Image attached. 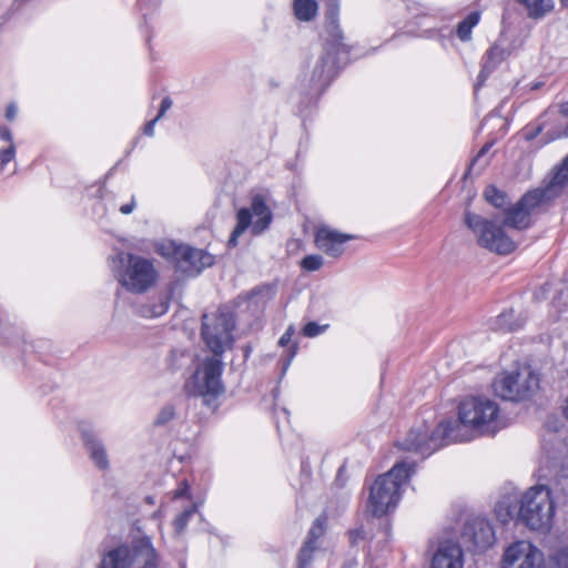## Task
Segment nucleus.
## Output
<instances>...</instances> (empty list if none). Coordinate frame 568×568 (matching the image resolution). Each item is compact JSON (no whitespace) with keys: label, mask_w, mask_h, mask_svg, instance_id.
Here are the masks:
<instances>
[{"label":"nucleus","mask_w":568,"mask_h":568,"mask_svg":"<svg viewBox=\"0 0 568 568\" xmlns=\"http://www.w3.org/2000/svg\"><path fill=\"white\" fill-rule=\"evenodd\" d=\"M499 428L497 403L486 397H468L459 404L457 419H445L432 432L426 424L413 427L397 446L425 458L449 443L470 440L473 432L494 435Z\"/></svg>","instance_id":"obj_1"},{"label":"nucleus","mask_w":568,"mask_h":568,"mask_svg":"<svg viewBox=\"0 0 568 568\" xmlns=\"http://www.w3.org/2000/svg\"><path fill=\"white\" fill-rule=\"evenodd\" d=\"M415 473V463L397 462L387 473L378 476L369 488L367 508L377 517L393 510L400 499V488Z\"/></svg>","instance_id":"obj_2"},{"label":"nucleus","mask_w":568,"mask_h":568,"mask_svg":"<svg viewBox=\"0 0 568 568\" xmlns=\"http://www.w3.org/2000/svg\"><path fill=\"white\" fill-rule=\"evenodd\" d=\"M159 555L149 537L121 544L109 550L99 568H158Z\"/></svg>","instance_id":"obj_3"},{"label":"nucleus","mask_w":568,"mask_h":568,"mask_svg":"<svg viewBox=\"0 0 568 568\" xmlns=\"http://www.w3.org/2000/svg\"><path fill=\"white\" fill-rule=\"evenodd\" d=\"M555 514V503L548 487L529 488L520 498L516 520L530 530H546Z\"/></svg>","instance_id":"obj_4"},{"label":"nucleus","mask_w":568,"mask_h":568,"mask_svg":"<svg viewBox=\"0 0 568 568\" xmlns=\"http://www.w3.org/2000/svg\"><path fill=\"white\" fill-rule=\"evenodd\" d=\"M467 227L474 233L476 243L498 255H508L516 248V243L504 230L499 219H486L479 214L467 211L464 216Z\"/></svg>","instance_id":"obj_5"},{"label":"nucleus","mask_w":568,"mask_h":568,"mask_svg":"<svg viewBox=\"0 0 568 568\" xmlns=\"http://www.w3.org/2000/svg\"><path fill=\"white\" fill-rule=\"evenodd\" d=\"M119 283L130 293L143 294L152 288L159 278L153 261L128 254L115 271Z\"/></svg>","instance_id":"obj_6"},{"label":"nucleus","mask_w":568,"mask_h":568,"mask_svg":"<svg viewBox=\"0 0 568 568\" xmlns=\"http://www.w3.org/2000/svg\"><path fill=\"white\" fill-rule=\"evenodd\" d=\"M222 362L216 357L206 358L186 381L184 388L190 396L203 397L206 404L224 392L221 381Z\"/></svg>","instance_id":"obj_7"},{"label":"nucleus","mask_w":568,"mask_h":568,"mask_svg":"<svg viewBox=\"0 0 568 568\" xmlns=\"http://www.w3.org/2000/svg\"><path fill=\"white\" fill-rule=\"evenodd\" d=\"M539 387V378L528 367L499 374L494 382L497 396L508 400H520L532 396Z\"/></svg>","instance_id":"obj_8"},{"label":"nucleus","mask_w":568,"mask_h":568,"mask_svg":"<svg viewBox=\"0 0 568 568\" xmlns=\"http://www.w3.org/2000/svg\"><path fill=\"white\" fill-rule=\"evenodd\" d=\"M234 317L232 313L219 310L214 314L202 316L201 335L210 351L220 356L225 347L233 343L232 331L234 329Z\"/></svg>","instance_id":"obj_9"},{"label":"nucleus","mask_w":568,"mask_h":568,"mask_svg":"<svg viewBox=\"0 0 568 568\" xmlns=\"http://www.w3.org/2000/svg\"><path fill=\"white\" fill-rule=\"evenodd\" d=\"M272 221V213L264 199L256 195L252 200L251 209L243 207L236 214V225L230 236L229 246H236L239 237L251 226L252 233L257 235L265 231Z\"/></svg>","instance_id":"obj_10"},{"label":"nucleus","mask_w":568,"mask_h":568,"mask_svg":"<svg viewBox=\"0 0 568 568\" xmlns=\"http://www.w3.org/2000/svg\"><path fill=\"white\" fill-rule=\"evenodd\" d=\"M544 194L538 190L528 191L516 204L507 206L503 224L523 231L531 225V215L544 212L548 206Z\"/></svg>","instance_id":"obj_11"},{"label":"nucleus","mask_w":568,"mask_h":568,"mask_svg":"<svg viewBox=\"0 0 568 568\" xmlns=\"http://www.w3.org/2000/svg\"><path fill=\"white\" fill-rule=\"evenodd\" d=\"M158 252L163 256L173 258L176 268L190 276L199 274L214 262L213 256L203 250L175 245L174 243L162 244Z\"/></svg>","instance_id":"obj_12"},{"label":"nucleus","mask_w":568,"mask_h":568,"mask_svg":"<svg viewBox=\"0 0 568 568\" xmlns=\"http://www.w3.org/2000/svg\"><path fill=\"white\" fill-rule=\"evenodd\" d=\"M500 568H547L542 550L529 540H516L505 547Z\"/></svg>","instance_id":"obj_13"},{"label":"nucleus","mask_w":568,"mask_h":568,"mask_svg":"<svg viewBox=\"0 0 568 568\" xmlns=\"http://www.w3.org/2000/svg\"><path fill=\"white\" fill-rule=\"evenodd\" d=\"M336 73V60L331 49H326V53L320 58L314 65L310 75L305 74L302 79L301 87L310 97H318L331 83Z\"/></svg>","instance_id":"obj_14"},{"label":"nucleus","mask_w":568,"mask_h":568,"mask_svg":"<svg viewBox=\"0 0 568 568\" xmlns=\"http://www.w3.org/2000/svg\"><path fill=\"white\" fill-rule=\"evenodd\" d=\"M463 540L474 549L485 550L494 545L496 540L495 530L490 523L481 517L467 521L463 531Z\"/></svg>","instance_id":"obj_15"},{"label":"nucleus","mask_w":568,"mask_h":568,"mask_svg":"<svg viewBox=\"0 0 568 568\" xmlns=\"http://www.w3.org/2000/svg\"><path fill=\"white\" fill-rule=\"evenodd\" d=\"M353 239V235L341 233L328 226H321L315 233L316 246L332 257H339L344 253V244Z\"/></svg>","instance_id":"obj_16"},{"label":"nucleus","mask_w":568,"mask_h":568,"mask_svg":"<svg viewBox=\"0 0 568 568\" xmlns=\"http://www.w3.org/2000/svg\"><path fill=\"white\" fill-rule=\"evenodd\" d=\"M464 555L460 546L453 542L440 545L433 556L430 568H463Z\"/></svg>","instance_id":"obj_17"},{"label":"nucleus","mask_w":568,"mask_h":568,"mask_svg":"<svg viewBox=\"0 0 568 568\" xmlns=\"http://www.w3.org/2000/svg\"><path fill=\"white\" fill-rule=\"evenodd\" d=\"M343 39L344 36L338 24V6L335 4L325 14V41L331 45L332 50L347 52V47Z\"/></svg>","instance_id":"obj_18"},{"label":"nucleus","mask_w":568,"mask_h":568,"mask_svg":"<svg viewBox=\"0 0 568 568\" xmlns=\"http://www.w3.org/2000/svg\"><path fill=\"white\" fill-rule=\"evenodd\" d=\"M526 323V316L523 312H517L514 308L501 312L490 322V327L497 332H515L520 329Z\"/></svg>","instance_id":"obj_19"},{"label":"nucleus","mask_w":568,"mask_h":568,"mask_svg":"<svg viewBox=\"0 0 568 568\" xmlns=\"http://www.w3.org/2000/svg\"><path fill=\"white\" fill-rule=\"evenodd\" d=\"M568 184V155L562 161L561 165L557 169L554 178L546 187L537 189L538 192L544 194L545 200L550 203L560 195L564 186Z\"/></svg>","instance_id":"obj_20"},{"label":"nucleus","mask_w":568,"mask_h":568,"mask_svg":"<svg viewBox=\"0 0 568 568\" xmlns=\"http://www.w3.org/2000/svg\"><path fill=\"white\" fill-rule=\"evenodd\" d=\"M84 445L90 454V458L100 469H108L109 460L104 446L90 430L82 433Z\"/></svg>","instance_id":"obj_21"},{"label":"nucleus","mask_w":568,"mask_h":568,"mask_svg":"<svg viewBox=\"0 0 568 568\" xmlns=\"http://www.w3.org/2000/svg\"><path fill=\"white\" fill-rule=\"evenodd\" d=\"M525 7L527 16L534 20H540L549 14L554 8V0H516Z\"/></svg>","instance_id":"obj_22"},{"label":"nucleus","mask_w":568,"mask_h":568,"mask_svg":"<svg viewBox=\"0 0 568 568\" xmlns=\"http://www.w3.org/2000/svg\"><path fill=\"white\" fill-rule=\"evenodd\" d=\"M294 14L300 21H312L318 12V3L316 0H294Z\"/></svg>","instance_id":"obj_23"},{"label":"nucleus","mask_w":568,"mask_h":568,"mask_svg":"<svg viewBox=\"0 0 568 568\" xmlns=\"http://www.w3.org/2000/svg\"><path fill=\"white\" fill-rule=\"evenodd\" d=\"M170 298L159 296L158 301L140 306L139 313L146 318H154L164 315L169 310Z\"/></svg>","instance_id":"obj_24"},{"label":"nucleus","mask_w":568,"mask_h":568,"mask_svg":"<svg viewBox=\"0 0 568 568\" xmlns=\"http://www.w3.org/2000/svg\"><path fill=\"white\" fill-rule=\"evenodd\" d=\"M485 200L496 209H503L509 204L506 192L497 189L495 185H488L484 191Z\"/></svg>","instance_id":"obj_25"},{"label":"nucleus","mask_w":568,"mask_h":568,"mask_svg":"<svg viewBox=\"0 0 568 568\" xmlns=\"http://www.w3.org/2000/svg\"><path fill=\"white\" fill-rule=\"evenodd\" d=\"M480 13L478 11L470 12L457 27V36L462 41L471 39V30L479 22Z\"/></svg>","instance_id":"obj_26"},{"label":"nucleus","mask_w":568,"mask_h":568,"mask_svg":"<svg viewBox=\"0 0 568 568\" xmlns=\"http://www.w3.org/2000/svg\"><path fill=\"white\" fill-rule=\"evenodd\" d=\"M547 564V568H568V545L551 549Z\"/></svg>","instance_id":"obj_27"},{"label":"nucleus","mask_w":568,"mask_h":568,"mask_svg":"<svg viewBox=\"0 0 568 568\" xmlns=\"http://www.w3.org/2000/svg\"><path fill=\"white\" fill-rule=\"evenodd\" d=\"M495 516L501 524H507L514 518V509L509 497H504L495 506Z\"/></svg>","instance_id":"obj_28"},{"label":"nucleus","mask_w":568,"mask_h":568,"mask_svg":"<svg viewBox=\"0 0 568 568\" xmlns=\"http://www.w3.org/2000/svg\"><path fill=\"white\" fill-rule=\"evenodd\" d=\"M197 511V507L196 505H193L191 506L190 508L185 509L184 511H182L173 521V526H174V529H175V532L181 535L190 519L194 516V514Z\"/></svg>","instance_id":"obj_29"},{"label":"nucleus","mask_w":568,"mask_h":568,"mask_svg":"<svg viewBox=\"0 0 568 568\" xmlns=\"http://www.w3.org/2000/svg\"><path fill=\"white\" fill-rule=\"evenodd\" d=\"M316 546L313 545L312 539H306L304 546L302 547L298 554V567L297 568H307L312 561L313 552L315 551Z\"/></svg>","instance_id":"obj_30"},{"label":"nucleus","mask_w":568,"mask_h":568,"mask_svg":"<svg viewBox=\"0 0 568 568\" xmlns=\"http://www.w3.org/2000/svg\"><path fill=\"white\" fill-rule=\"evenodd\" d=\"M324 264V260L321 255L313 254L307 255L301 261V266L307 272L318 271Z\"/></svg>","instance_id":"obj_31"},{"label":"nucleus","mask_w":568,"mask_h":568,"mask_svg":"<svg viewBox=\"0 0 568 568\" xmlns=\"http://www.w3.org/2000/svg\"><path fill=\"white\" fill-rule=\"evenodd\" d=\"M175 417V408L172 405H165L156 415L154 425L163 426Z\"/></svg>","instance_id":"obj_32"},{"label":"nucleus","mask_w":568,"mask_h":568,"mask_svg":"<svg viewBox=\"0 0 568 568\" xmlns=\"http://www.w3.org/2000/svg\"><path fill=\"white\" fill-rule=\"evenodd\" d=\"M493 146V142L486 143L477 153V155L474 158L471 162V166L479 165L480 168H484L488 164V159L486 158L487 153L489 152L490 148Z\"/></svg>","instance_id":"obj_33"},{"label":"nucleus","mask_w":568,"mask_h":568,"mask_svg":"<svg viewBox=\"0 0 568 568\" xmlns=\"http://www.w3.org/2000/svg\"><path fill=\"white\" fill-rule=\"evenodd\" d=\"M324 521L325 519L317 518L308 531L307 539H312L313 545L324 534Z\"/></svg>","instance_id":"obj_34"},{"label":"nucleus","mask_w":568,"mask_h":568,"mask_svg":"<svg viewBox=\"0 0 568 568\" xmlns=\"http://www.w3.org/2000/svg\"><path fill=\"white\" fill-rule=\"evenodd\" d=\"M16 155L14 143L9 144L7 148L0 151V169L9 163Z\"/></svg>","instance_id":"obj_35"},{"label":"nucleus","mask_w":568,"mask_h":568,"mask_svg":"<svg viewBox=\"0 0 568 568\" xmlns=\"http://www.w3.org/2000/svg\"><path fill=\"white\" fill-rule=\"evenodd\" d=\"M326 327V325L321 326L315 322H308L303 328V334L307 337H315L322 334Z\"/></svg>","instance_id":"obj_36"},{"label":"nucleus","mask_w":568,"mask_h":568,"mask_svg":"<svg viewBox=\"0 0 568 568\" xmlns=\"http://www.w3.org/2000/svg\"><path fill=\"white\" fill-rule=\"evenodd\" d=\"M165 110L166 109H160V112L159 114L152 119L151 121H149L145 125H144V129H143V132L144 134L149 135V136H152L154 134V125L155 123L163 118L164 113H165Z\"/></svg>","instance_id":"obj_37"},{"label":"nucleus","mask_w":568,"mask_h":568,"mask_svg":"<svg viewBox=\"0 0 568 568\" xmlns=\"http://www.w3.org/2000/svg\"><path fill=\"white\" fill-rule=\"evenodd\" d=\"M489 59H496L497 62L504 59V51L498 47H493L488 52Z\"/></svg>","instance_id":"obj_38"},{"label":"nucleus","mask_w":568,"mask_h":568,"mask_svg":"<svg viewBox=\"0 0 568 568\" xmlns=\"http://www.w3.org/2000/svg\"><path fill=\"white\" fill-rule=\"evenodd\" d=\"M0 139L9 142V144L13 143L12 133L9 128L4 125L0 126Z\"/></svg>","instance_id":"obj_39"},{"label":"nucleus","mask_w":568,"mask_h":568,"mask_svg":"<svg viewBox=\"0 0 568 568\" xmlns=\"http://www.w3.org/2000/svg\"><path fill=\"white\" fill-rule=\"evenodd\" d=\"M349 538L353 544L358 542L359 539L364 538V531L361 528H356L349 531Z\"/></svg>","instance_id":"obj_40"},{"label":"nucleus","mask_w":568,"mask_h":568,"mask_svg":"<svg viewBox=\"0 0 568 568\" xmlns=\"http://www.w3.org/2000/svg\"><path fill=\"white\" fill-rule=\"evenodd\" d=\"M292 334H293L292 329H291V328H288V329H287V331H286V332L281 336V338H280V341H278V344H280L281 346H285V345H287V344L290 343V341H291Z\"/></svg>","instance_id":"obj_41"},{"label":"nucleus","mask_w":568,"mask_h":568,"mask_svg":"<svg viewBox=\"0 0 568 568\" xmlns=\"http://www.w3.org/2000/svg\"><path fill=\"white\" fill-rule=\"evenodd\" d=\"M134 207H135V202L132 200L131 203L122 205L120 207V212L122 214H130L134 210Z\"/></svg>","instance_id":"obj_42"},{"label":"nucleus","mask_w":568,"mask_h":568,"mask_svg":"<svg viewBox=\"0 0 568 568\" xmlns=\"http://www.w3.org/2000/svg\"><path fill=\"white\" fill-rule=\"evenodd\" d=\"M182 484L184 487H181L178 490H175L174 498H180L185 495L187 485H186V481H183Z\"/></svg>","instance_id":"obj_43"},{"label":"nucleus","mask_w":568,"mask_h":568,"mask_svg":"<svg viewBox=\"0 0 568 568\" xmlns=\"http://www.w3.org/2000/svg\"><path fill=\"white\" fill-rule=\"evenodd\" d=\"M172 104H173V101L169 97H165L162 99L159 106L166 108V106H171Z\"/></svg>","instance_id":"obj_44"},{"label":"nucleus","mask_w":568,"mask_h":568,"mask_svg":"<svg viewBox=\"0 0 568 568\" xmlns=\"http://www.w3.org/2000/svg\"><path fill=\"white\" fill-rule=\"evenodd\" d=\"M16 118V110L14 109H8L6 113V119L9 121H13Z\"/></svg>","instance_id":"obj_45"},{"label":"nucleus","mask_w":568,"mask_h":568,"mask_svg":"<svg viewBox=\"0 0 568 568\" xmlns=\"http://www.w3.org/2000/svg\"><path fill=\"white\" fill-rule=\"evenodd\" d=\"M565 415L568 418V397H567V403H566V407H565Z\"/></svg>","instance_id":"obj_46"},{"label":"nucleus","mask_w":568,"mask_h":568,"mask_svg":"<svg viewBox=\"0 0 568 568\" xmlns=\"http://www.w3.org/2000/svg\"><path fill=\"white\" fill-rule=\"evenodd\" d=\"M561 113L562 115L568 116V109H562Z\"/></svg>","instance_id":"obj_47"},{"label":"nucleus","mask_w":568,"mask_h":568,"mask_svg":"<svg viewBox=\"0 0 568 568\" xmlns=\"http://www.w3.org/2000/svg\"><path fill=\"white\" fill-rule=\"evenodd\" d=\"M560 1H561V3H562L564 6L568 7V0H560Z\"/></svg>","instance_id":"obj_48"},{"label":"nucleus","mask_w":568,"mask_h":568,"mask_svg":"<svg viewBox=\"0 0 568 568\" xmlns=\"http://www.w3.org/2000/svg\"><path fill=\"white\" fill-rule=\"evenodd\" d=\"M565 106H568V103Z\"/></svg>","instance_id":"obj_49"}]
</instances>
